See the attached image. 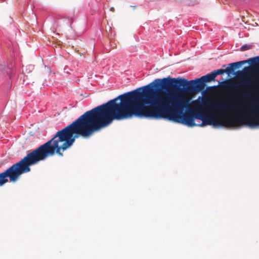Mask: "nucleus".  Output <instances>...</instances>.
Masks as SVG:
<instances>
[{"mask_svg": "<svg viewBox=\"0 0 259 259\" xmlns=\"http://www.w3.org/2000/svg\"><path fill=\"white\" fill-rule=\"evenodd\" d=\"M221 89L232 88L233 93L239 94L241 90H245L247 87H253L255 85L254 82L246 78L242 79L239 83L235 84L229 81L225 80L219 82Z\"/></svg>", "mask_w": 259, "mask_h": 259, "instance_id": "39448f33", "label": "nucleus"}, {"mask_svg": "<svg viewBox=\"0 0 259 259\" xmlns=\"http://www.w3.org/2000/svg\"><path fill=\"white\" fill-rule=\"evenodd\" d=\"M215 80L212 72L200 78L188 81L186 79L180 77L171 78L168 76L162 79H156L154 80L155 86L161 87L162 90L166 91L179 90L185 94H192L203 91L206 87V82Z\"/></svg>", "mask_w": 259, "mask_h": 259, "instance_id": "f03ea898", "label": "nucleus"}, {"mask_svg": "<svg viewBox=\"0 0 259 259\" xmlns=\"http://www.w3.org/2000/svg\"><path fill=\"white\" fill-rule=\"evenodd\" d=\"M221 123L218 119L215 117L211 113L204 115L202 122L197 124V126H204L207 125H220Z\"/></svg>", "mask_w": 259, "mask_h": 259, "instance_id": "0eeeda50", "label": "nucleus"}, {"mask_svg": "<svg viewBox=\"0 0 259 259\" xmlns=\"http://www.w3.org/2000/svg\"><path fill=\"white\" fill-rule=\"evenodd\" d=\"M6 184V170L0 173V187Z\"/></svg>", "mask_w": 259, "mask_h": 259, "instance_id": "6e6552de", "label": "nucleus"}, {"mask_svg": "<svg viewBox=\"0 0 259 259\" xmlns=\"http://www.w3.org/2000/svg\"><path fill=\"white\" fill-rule=\"evenodd\" d=\"M249 70V68L248 67H245L244 69V70Z\"/></svg>", "mask_w": 259, "mask_h": 259, "instance_id": "9b49d317", "label": "nucleus"}, {"mask_svg": "<svg viewBox=\"0 0 259 259\" xmlns=\"http://www.w3.org/2000/svg\"><path fill=\"white\" fill-rule=\"evenodd\" d=\"M258 102L256 100L249 101L245 105L241 104H222L216 103L211 98H204L201 101L196 100L192 102L193 108L191 109L194 119L202 120L204 115L202 111L203 109H216L220 110H231L233 111H244L252 108L256 109Z\"/></svg>", "mask_w": 259, "mask_h": 259, "instance_id": "7ed1b4c3", "label": "nucleus"}, {"mask_svg": "<svg viewBox=\"0 0 259 259\" xmlns=\"http://www.w3.org/2000/svg\"><path fill=\"white\" fill-rule=\"evenodd\" d=\"M110 11H112V12H114V8L113 7H111L110 8Z\"/></svg>", "mask_w": 259, "mask_h": 259, "instance_id": "9d476101", "label": "nucleus"}, {"mask_svg": "<svg viewBox=\"0 0 259 259\" xmlns=\"http://www.w3.org/2000/svg\"><path fill=\"white\" fill-rule=\"evenodd\" d=\"M154 81L125 93L107 103L87 111V138L110 125L114 120L132 117L167 118L188 126H197L188 109L190 99L183 92L160 91Z\"/></svg>", "mask_w": 259, "mask_h": 259, "instance_id": "f257e3e1", "label": "nucleus"}, {"mask_svg": "<svg viewBox=\"0 0 259 259\" xmlns=\"http://www.w3.org/2000/svg\"><path fill=\"white\" fill-rule=\"evenodd\" d=\"M246 49H247V47H245V46H243L241 47V51H244Z\"/></svg>", "mask_w": 259, "mask_h": 259, "instance_id": "1a4fd4ad", "label": "nucleus"}, {"mask_svg": "<svg viewBox=\"0 0 259 259\" xmlns=\"http://www.w3.org/2000/svg\"><path fill=\"white\" fill-rule=\"evenodd\" d=\"M247 63H249L252 65L259 66V56L251 58L247 60H243L230 63L229 64V66L227 67L226 69H218L212 71V73L215 78L217 75L223 74L224 73H226L229 74L230 73H232L235 69L239 68L241 65Z\"/></svg>", "mask_w": 259, "mask_h": 259, "instance_id": "20e7f679", "label": "nucleus"}, {"mask_svg": "<svg viewBox=\"0 0 259 259\" xmlns=\"http://www.w3.org/2000/svg\"><path fill=\"white\" fill-rule=\"evenodd\" d=\"M244 122H247L253 125L259 124V110L256 109L251 115L238 114L232 121V124L234 125H240Z\"/></svg>", "mask_w": 259, "mask_h": 259, "instance_id": "423d86ee", "label": "nucleus"}]
</instances>
